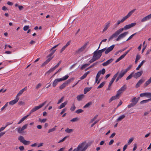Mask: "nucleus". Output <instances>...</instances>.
Masks as SVG:
<instances>
[{"label":"nucleus","instance_id":"nucleus-28","mask_svg":"<svg viewBox=\"0 0 151 151\" xmlns=\"http://www.w3.org/2000/svg\"><path fill=\"white\" fill-rule=\"evenodd\" d=\"M84 95L83 94H81L78 96L76 98L78 101H80L84 98Z\"/></svg>","mask_w":151,"mask_h":151},{"label":"nucleus","instance_id":"nucleus-32","mask_svg":"<svg viewBox=\"0 0 151 151\" xmlns=\"http://www.w3.org/2000/svg\"><path fill=\"white\" fill-rule=\"evenodd\" d=\"M140 58L141 56L139 54L137 55L135 61V64H136L138 62V61L140 59Z\"/></svg>","mask_w":151,"mask_h":151},{"label":"nucleus","instance_id":"nucleus-64","mask_svg":"<svg viewBox=\"0 0 151 151\" xmlns=\"http://www.w3.org/2000/svg\"><path fill=\"white\" fill-rule=\"evenodd\" d=\"M42 86V84L40 83H38L36 86V89H38Z\"/></svg>","mask_w":151,"mask_h":151},{"label":"nucleus","instance_id":"nucleus-5","mask_svg":"<svg viewBox=\"0 0 151 151\" xmlns=\"http://www.w3.org/2000/svg\"><path fill=\"white\" fill-rule=\"evenodd\" d=\"M88 44V42H86L81 47L78 49L76 51V53L77 54H79L84 52Z\"/></svg>","mask_w":151,"mask_h":151},{"label":"nucleus","instance_id":"nucleus-9","mask_svg":"<svg viewBox=\"0 0 151 151\" xmlns=\"http://www.w3.org/2000/svg\"><path fill=\"white\" fill-rule=\"evenodd\" d=\"M106 48H105L99 50L98 51H95L94 52H96V54L97 55V56L100 58L102 55V53L104 52H105Z\"/></svg>","mask_w":151,"mask_h":151},{"label":"nucleus","instance_id":"nucleus-41","mask_svg":"<svg viewBox=\"0 0 151 151\" xmlns=\"http://www.w3.org/2000/svg\"><path fill=\"white\" fill-rule=\"evenodd\" d=\"M151 99H147V100H143V101H141L140 102V104H142L144 103H146L148 102V101H151Z\"/></svg>","mask_w":151,"mask_h":151},{"label":"nucleus","instance_id":"nucleus-50","mask_svg":"<svg viewBox=\"0 0 151 151\" xmlns=\"http://www.w3.org/2000/svg\"><path fill=\"white\" fill-rule=\"evenodd\" d=\"M83 110L81 109H78L76 111V112L77 114H79L83 112Z\"/></svg>","mask_w":151,"mask_h":151},{"label":"nucleus","instance_id":"nucleus-22","mask_svg":"<svg viewBox=\"0 0 151 151\" xmlns=\"http://www.w3.org/2000/svg\"><path fill=\"white\" fill-rule=\"evenodd\" d=\"M101 62L102 61H99L96 62V63H93V64L91 65L88 68H87L85 70L86 71L87 70H88V69L93 67L94 66L99 64V63H101Z\"/></svg>","mask_w":151,"mask_h":151},{"label":"nucleus","instance_id":"nucleus-23","mask_svg":"<svg viewBox=\"0 0 151 151\" xmlns=\"http://www.w3.org/2000/svg\"><path fill=\"white\" fill-rule=\"evenodd\" d=\"M119 97L116 94L115 96H112L109 99V103H111L112 101L113 100H115L116 99H118L119 98Z\"/></svg>","mask_w":151,"mask_h":151},{"label":"nucleus","instance_id":"nucleus-53","mask_svg":"<svg viewBox=\"0 0 151 151\" xmlns=\"http://www.w3.org/2000/svg\"><path fill=\"white\" fill-rule=\"evenodd\" d=\"M49 62H48L47 60H46L44 63H43L42 65H41V67H44L45 65H46Z\"/></svg>","mask_w":151,"mask_h":151},{"label":"nucleus","instance_id":"nucleus-43","mask_svg":"<svg viewBox=\"0 0 151 151\" xmlns=\"http://www.w3.org/2000/svg\"><path fill=\"white\" fill-rule=\"evenodd\" d=\"M132 67V65H129V66L124 71L127 73L128 71L131 69Z\"/></svg>","mask_w":151,"mask_h":151},{"label":"nucleus","instance_id":"nucleus-40","mask_svg":"<svg viewBox=\"0 0 151 151\" xmlns=\"http://www.w3.org/2000/svg\"><path fill=\"white\" fill-rule=\"evenodd\" d=\"M128 33L129 32H125L123 33H120V35L123 38H124L128 34Z\"/></svg>","mask_w":151,"mask_h":151},{"label":"nucleus","instance_id":"nucleus-39","mask_svg":"<svg viewBox=\"0 0 151 151\" xmlns=\"http://www.w3.org/2000/svg\"><path fill=\"white\" fill-rule=\"evenodd\" d=\"M18 132L19 133L21 134L23 132V130L21 127L17 128L16 129Z\"/></svg>","mask_w":151,"mask_h":151},{"label":"nucleus","instance_id":"nucleus-36","mask_svg":"<svg viewBox=\"0 0 151 151\" xmlns=\"http://www.w3.org/2000/svg\"><path fill=\"white\" fill-rule=\"evenodd\" d=\"M134 72H132L126 78V80H128L131 79L132 77H133Z\"/></svg>","mask_w":151,"mask_h":151},{"label":"nucleus","instance_id":"nucleus-17","mask_svg":"<svg viewBox=\"0 0 151 151\" xmlns=\"http://www.w3.org/2000/svg\"><path fill=\"white\" fill-rule=\"evenodd\" d=\"M144 82V80L142 79H140L136 85L135 87L137 88L139 87Z\"/></svg>","mask_w":151,"mask_h":151},{"label":"nucleus","instance_id":"nucleus-59","mask_svg":"<svg viewBox=\"0 0 151 151\" xmlns=\"http://www.w3.org/2000/svg\"><path fill=\"white\" fill-rule=\"evenodd\" d=\"M64 97L63 96L58 101L57 104H59L63 101L64 99Z\"/></svg>","mask_w":151,"mask_h":151},{"label":"nucleus","instance_id":"nucleus-6","mask_svg":"<svg viewBox=\"0 0 151 151\" xmlns=\"http://www.w3.org/2000/svg\"><path fill=\"white\" fill-rule=\"evenodd\" d=\"M99 58H100L97 56V55L96 54V52H94L93 53V56L92 57V58L89 61V63H90V64Z\"/></svg>","mask_w":151,"mask_h":151},{"label":"nucleus","instance_id":"nucleus-33","mask_svg":"<svg viewBox=\"0 0 151 151\" xmlns=\"http://www.w3.org/2000/svg\"><path fill=\"white\" fill-rule=\"evenodd\" d=\"M67 102L65 101L64 103H62L61 105L59 106L58 108L60 109H62V108L64 107L67 104Z\"/></svg>","mask_w":151,"mask_h":151},{"label":"nucleus","instance_id":"nucleus-58","mask_svg":"<svg viewBox=\"0 0 151 151\" xmlns=\"http://www.w3.org/2000/svg\"><path fill=\"white\" fill-rule=\"evenodd\" d=\"M135 105L133 103H131L130 104L128 105L127 106V107L128 108H130L134 106Z\"/></svg>","mask_w":151,"mask_h":151},{"label":"nucleus","instance_id":"nucleus-61","mask_svg":"<svg viewBox=\"0 0 151 151\" xmlns=\"http://www.w3.org/2000/svg\"><path fill=\"white\" fill-rule=\"evenodd\" d=\"M133 140V138H130L129 139V141L128 142V145H130L132 143V142Z\"/></svg>","mask_w":151,"mask_h":151},{"label":"nucleus","instance_id":"nucleus-2","mask_svg":"<svg viewBox=\"0 0 151 151\" xmlns=\"http://www.w3.org/2000/svg\"><path fill=\"white\" fill-rule=\"evenodd\" d=\"M47 101H45L42 104H40L39 106H36L34 107L33 109H32L30 111L29 114L27 115L26 116H24L22 118L19 122L18 123V124H21L22 122L25 119H26L28 117L30 114L32 112H34L40 108H42V106H43L46 103Z\"/></svg>","mask_w":151,"mask_h":151},{"label":"nucleus","instance_id":"nucleus-44","mask_svg":"<svg viewBox=\"0 0 151 151\" xmlns=\"http://www.w3.org/2000/svg\"><path fill=\"white\" fill-rule=\"evenodd\" d=\"M117 37L116 39V41H119L120 40L123 38L121 35L119 34L118 36Z\"/></svg>","mask_w":151,"mask_h":151},{"label":"nucleus","instance_id":"nucleus-1","mask_svg":"<svg viewBox=\"0 0 151 151\" xmlns=\"http://www.w3.org/2000/svg\"><path fill=\"white\" fill-rule=\"evenodd\" d=\"M136 24V22L132 23L131 24L125 25L123 28H122L118 29L109 37V41L111 40L114 38L117 37V36L121 33L124 30H126L129 29L135 26Z\"/></svg>","mask_w":151,"mask_h":151},{"label":"nucleus","instance_id":"nucleus-30","mask_svg":"<svg viewBox=\"0 0 151 151\" xmlns=\"http://www.w3.org/2000/svg\"><path fill=\"white\" fill-rule=\"evenodd\" d=\"M89 73V71H88L85 73L82 76H81L80 78L81 80H83L87 76V75Z\"/></svg>","mask_w":151,"mask_h":151},{"label":"nucleus","instance_id":"nucleus-52","mask_svg":"<svg viewBox=\"0 0 151 151\" xmlns=\"http://www.w3.org/2000/svg\"><path fill=\"white\" fill-rule=\"evenodd\" d=\"M123 92L120 91V90L119 89V90L117 92L116 94L119 97L121 94Z\"/></svg>","mask_w":151,"mask_h":151},{"label":"nucleus","instance_id":"nucleus-56","mask_svg":"<svg viewBox=\"0 0 151 151\" xmlns=\"http://www.w3.org/2000/svg\"><path fill=\"white\" fill-rule=\"evenodd\" d=\"M8 102L6 103L5 104V105L2 108H1V111H2L5 108H6V107L8 106Z\"/></svg>","mask_w":151,"mask_h":151},{"label":"nucleus","instance_id":"nucleus-26","mask_svg":"<svg viewBox=\"0 0 151 151\" xmlns=\"http://www.w3.org/2000/svg\"><path fill=\"white\" fill-rule=\"evenodd\" d=\"M151 83V77L144 84V87H146Z\"/></svg>","mask_w":151,"mask_h":151},{"label":"nucleus","instance_id":"nucleus-35","mask_svg":"<svg viewBox=\"0 0 151 151\" xmlns=\"http://www.w3.org/2000/svg\"><path fill=\"white\" fill-rule=\"evenodd\" d=\"M92 104V102L90 101L87 104H86L84 106L83 108H85L89 107Z\"/></svg>","mask_w":151,"mask_h":151},{"label":"nucleus","instance_id":"nucleus-8","mask_svg":"<svg viewBox=\"0 0 151 151\" xmlns=\"http://www.w3.org/2000/svg\"><path fill=\"white\" fill-rule=\"evenodd\" d=\"M139 96L141 97H146L148 98L151 99V93L145 92L140 94Z\"/></svg>","mask_w":151,"mask_h":151},{"label":"nucleus","instance_id":"nucleus-24","mask_svg":"<svg viewBox=\"0 0 151 151\" xmlns=\"http://www.w3.org/2000/svg\"><path fill=\"white\" fill-rule=\"evenodd\" d=\"M126 73L124 70L123 71L122 70L119 74H118L119 75L118 76V77H119V78L121 79Z\"/></svg>","mask_w":151,"mask_h":151},{"label":"nucleus","instance_id":"nucleus-62","mask_svg":"<svg viewBox=\"0 0 151 151\" xmlns=\"http://www.w3.org/2000/svg\"><path fill=\"white\" fill-rule=\"evenodd\" d=\"M27 125L28 124H25V125L23 126L22 127H21V128L24 130V129H26L27 128Z\"/></svg>","mask_w":151,"mask_h":151},{"label":"nucleus","instance_id":"nucleus-49","mask_svg":"<svg viewBox=\"0 0 151 151\" xmlns=\"http://www.w3.org/2000/svg\"><path fill=\"white\" fill-rule=\"evenodd\" d=\"M76 109V107L75 106L74 104H73L72 106H71V107L70 108V110L72 111H74Z\"/></svg>","mask_w":151,"mask_h":151},{"label":"nucleus","instance_id":"nucleus-47","mask_svg":"<svg viewBox=\"0 0 151 151\" xmlns=\"http://www.w3.org/2000/svg\"><path fill=\"white\" fill-rule=\"evenodd\" d=\"M136 33H134L132 35H131L130 36H129V38L127 39V40H126V41H128L129 40H130V39H131L133 37H134V35H135L136 34Z\"/></svg>","mask_w":151,"mask_h":151},{"label":"nucleus","instance_id":"nucleus-10","mask_svg":"<svg viewBox=\"0 0 151 151\" xmlns=\"http://www.w3.org/2000/svg\"><path fill=\"white\" fill-rule=\"evenodd\" d=\"M71 79H68L65 83L62 84L59 87V88L60 89H62L64 88L66 86V85L70 83L71 81Z\"/></svg>","mask_w":151,"mask_h":151},{"label":"nucleus","instance_id":"nucleus-13","mask_svg":"<svg viewBox=\"0 0 151 151\" xmlns=\"http://www.w3.org/2000/svg\"><path fill=\"white\" fill-rule=\"evenodd\" d=\"M115 46V45H113L110 47H108L107 49L106 48L105 51V54H107L109 52H111L113 49L114 47Z\"/></svg>","mask_w":151,"mask_h":151},{"label":"nucleus","instance_id":"nucleus-12","mask_svg":"<svg viewBox=\"0 0 151 151\" xmlns=\"http://www.w3.org/2000/svg\"><path fill=\"white\" fill-rule=\"evenodd\" d=\"M150 19H151V14L143 17L141 20V22H144Z\"/></svg>","mask_w":151,"mask_h":151},{"label":"nucleus","instance_id":"nucleus-31","mask_svg":"<svg viewBox=\"0 0 151 151\" xmlns=\"http://www.w3.org/2000/svg\"><path fill=\"white\" fill-rule=\"evenodd\" d=\"M126 89L127 86L126 85H124L122 86L119 89L123 93Z\"/></svg>","mask_w":151,"mask_h":151},{"label":"nucleus","instance_id":"nucleus-34","mask_svg":"<svg viewBox=\"0 0 151 151\" xmlns=\"http://www.w3.org/2000/svg\"><path fill=\"white\" fill-rule=\"evenodd\" d=\"M56 126H55L52 128L49 129L48 132L47 133H49L51 132H53L54 131H55L56 130Z\"/></svg>","mask_w":151,"mask_h":151},{"label":"nucleus","instance_id":"nucleus-45","mask_svg":"<svg viewBox=\"0 0 151 151\" xmlns=\"http://www.w3.org/2000/svg\"><path fill=\"white\" fill-rule=\"evenodd\" d=\"M105 83L104 82H102L100 85L97 87V88L99 89L102 87L104 85Z\"/></svg>","mask_w":151,"mask_h":151},{"label":"nucleus","instance_id":"nucleus-57","mask_svg":"<svg viewBox=\"0 0 151 151\" xmlns=\"http://www.w3.org/2000/svg\"><path fill=\"white\" fill-rule=\"evenodd\" d=\"M57 85V79L55 80L52 83V86L55 87Z\"/></svg>","mask_w":151,"mask_h":151},{"label":"nucleus","instance_id":"nucleus-48","mask_svg":"<svg viewBox=\"0 0 151 151\" xmlns=\"http://www.w3.org/2000/svg\"><path fill=\"white\" fill-rule=\"evenodd\" d=\"M100 73H101V74H102L103 75H104L105 73V69L104 68H103L101 70H99V72H100Z\"/></svg>","mask_w":151,"mask_h":151},{"label":"nucleus","instance_id":"nucleus-14","mask_svg":"<svg viewBox=\"0 0 151 151\" xmlns=\"http://www.w3.org/2000/svg\"><path fill=\"white\" fill-rule=\"evenodd\" d=\"M19 99V98L18 97L16 96V99L10 101L9 102V104L12 105H14L18 101Z\"/></svg>","mask_w":151,"mask_h":151},{"label":"nucleus","instance_id":"nucleus-42","mask_svg":"<svg viewBox=\"0 0 151 151\" xmlns=\"http://www.w3.org/2000/svg\"><path fill=\"white\" fill-rule=\"evenodd\" d=\"M18 139L22 143L25 140L24 137L22 136H20L18 137Z\"/></svg>","mask_w":151,"mask_h":151},{"label":"nucleus","instance_id":"nucleus-29","mask_svg":"<svg viewBox=\"0 0 151 151\" xmlns=\"http://www.w3.org/2000/svg\"><path fill=\"white\" fill-rule=\"evenodd\" d=\"M91 89V87H86L85 88L84 90V94H86Z\"/></svg>","mask_w":151,"mask_h":151},{"label":"nucleus","instance_id":"nucleus-3","mask_svg":"<svg viewBox=\"0 0 151 151\" xmlns=\"http://www.w3.org/2000/svg\"><path fill=\"white\" fill-rule=\"evenodd\" d=\"M88 146V145L86 142L79 144L77 148L74 149V151H85Z\"/></svg>","mask_w":151,"mask_h":151},{"label":"nucleus","instance_id":"nucleus-16","mask_svg":"<svg viewBox=\"0 0 151 151\" xmlns=\"http://www.w3.org/2000/svg\"><path fill=\"white\" fill-rule=\"evenodd\" d=\"M57 47V45H55L53 47H52L50 50L51 52L49 55L48 56V57H51L53 53L55 52L56 50L54 49L55 48Z\"/></svg>","mask_w":151,"mask_h":151},{"label":"nucleus","instance_id":"nucleus-55","mask_svg":"<svg viewBox=\"0 0 151 151\" xmlns=\"http://www.w3.org/2000/svg\"><path fill=\"white\" fill-rule=\"evenodd\" d=\"M68 137L67 136H65V137H64L62 139L60 140L58 142V143H60V142H63L64 141L65 139Z\"/></svg>","mask_w":151,"mask_h":151},{"label":"nucleus","instance_id":"nucleus-25","mask_svg":"<svg viewBox=\"0 0 151 151\" xmlns=\"http://www.w3.org/2000/svg\"><path fill=\"white\" fill-rule=\"evenodd\" d=\"M146 62L145 60H142L141 63L139 64L138 67L136 68V70H139L141 66L143 65L144 63Z\"/></svg>","mask_w":151,"mask_h":151},{"label":"nucleus","instance_id":"nucleus-18","mask_svg":"<svg viewBox=\"0 0 151 151\" xmlns=\"http://www.w3.org/2000/svg\"><path fill=\"white\" fill-rule=\"evenodd\" d=\"M139 99V98H136V97H134L132 99L131 101L132 102V103H133L134 105H135L138 102Z\"/></svg>","mask_w":151,"mask_h":151},{"label":"nucleus","instance_id":"nucleus-4","mask_svg":"<svg viewBox=\"0 0 151 151\" xmlns=\"http://www.w3.org/2000/svg\"><path fill=\"white\" fill-rule=\"evenodd\" d=\"M136 10V9H133L130 11L126 16L123 17L121 20H117L116 23L115 24V25L116 26H117L120 23L124 22L132 15V14Z\"/></svg>","mask_w":151,"mask_h":151},{"label":"nucleus","instance_id":"nucleus-20","mask_svg":"<svg viewBox=\"0 0 151 151\" xmlns=\"http://www.w3.org/2000/svg\"><path fill=\"white\" fill-rule=\"evenodd\" d=\"M69 77V76L68 75H66L63 77L57 79V82H59L61 81H65Z\"/></svg>","mask_w":151,"mask_h":151},{"label":"nucleus","instance_id":"nucleus-19","mask_svg":"<svg viewBox=\"0 0 151 151\" xmlns=\"http://www.w3.org/2000/svg\"><path fill=\"white\" fill-rule=\"evenodd\" d=\"M57 68V65H56L53 68H51L48 71L46 72V73H45V75L46 74L49 75L50 73L54 71L55 69Z\"/></svg>","mask_w":151,"mask_h":151},{"label":"nucleus","instance_id":"nucleus-11","mask_svg":"<svg viewBox=\"0 0 151 151\" xmlns=\"http://www.w3.org/2000/svg\"><path fill=\"white\" fill-rule=\"evenodd\" d=\"M118 74L119 72H118L114 75L113 77L112 78L111 81H110L109 83V86H111L114 80H115L116 77L118 76Z\"/></svg>","mask_w":151,"mask_h":151},{"label":"nucleus","instance_id":"nucleus-54","mask_svg":"<svg viewBox=\"0 0 151 151\" xmlns=\"http://www.w3.org/2000/svg\"><path fill=\"white\" fill-rule=\"evenodd\" d=\"M78 120V118L77 117H76L72 119L70 121L71 122H75Z\"/></svg>","mask_w":151,"mask_h":151},{"label":"nucleus","instance_id":"nucleus-51","mask_svg":"<svg viewBox=\"0 0 151 151\" xmlns=\"http://www.w3.org/2000/svg\"><path fill=\"white\" fill-rule=\"evenodd\" d=\"M47 119H41L40 118L39 119V121L41 122H45L46 121Z\"/></svg>","mask_w":151,"mask_h":151},{"label":"nucleus","instance_id":"nucleus-27","mask_svg":"<svg viewBox=\"0 0 151 151\" xmlns=\"http://www.w3.org/2000/svg\"><path fill=\"white\" fill-rule=\"evenodd\" d=\"M125 117V116L124 114H123L121 115L116 120V122H119L121 121L122 119H124Z\"/></svg>","mask_w":151,"mask_h":151},{"label":"nucleus","instance_id":"nucleus-46","mask_svg":"<svg viewBox=\"0 0 151 151\" xmlns=\"http://www.w3.org/2000/svg\"><path fill=\"white\" fill-rule=\"evenodd\" d=\"M30 142L29 141H27L25 140L23 141V142L22 143L24 145H28L30 144Z\"/></svg>","mask_w":151,"mask_h":151},{"label":"nucleus","instance_id":"nucleus-21","mask_svg":"<svg viewBox=\"0 0 151 151\" xmlns=\"http://www.w3.org/2000/svg\"><path fill=\"white\" fill-rule=\"evenodd\" d=\"M110 24V22H108L105 24V27L103 30V32L106 31L107 30L108 28L109 27Z\"/></svg>","mask_w":151,"mask_h":151},{"label":"nucleus","instance_id":"nucleus-60","mask_svg":"<svg viewBox=\"0 0 151 151\" xmlns=\"http://www.w3.org/2000/svg\"><path fill=\"white\" fill-rule=\"evenodd\" d=\"M23 90H21L17 94L16 96L18 97V96L21 95L23 92Z\"/></svg>","mask_w":151,"mask_h":151},{"label":"nucleus","instance_id":"nucleus-7","mask_svg":"<svg viewBox=\"0 0 151 151\" xmlns=\"http://www.w3.org/2000/svg\"><path fill=\"white\" fill-rule=\"evenodd\" d=\"M134 72L133 77L137 79L140 77L143 74V71L142 70H140L136 73H134Z\"/></svg>","mask_w":151,"mask_h":151},{"label":"nucleus","instance_id":"nucleus-37","mask_svg":"<svg viewBox=\"0 0 151 151\" xmlns=\"http://www.w3.org/2000/svg\"><path fill=\"white\" fill-rule=\"evenodd\" d=\"M90 65V63H86L83 65L81 67L80 69L81 70H83L86 67Z\"/></svg>","mask_w":151,"mask_h":151},{"label":"nucleus","instance_id":"nucleus-63","mask_svg":"<svg viewBox=\"0 0 151 151\" xmlns=\"http://www.w3.org/2000/svg\"><path fill=\"white\" fill-rule=\"evenodd\" d=\"M29 26H25L24 27L23 30L24 31H26L29 29Z\"/></svg>","mask_w":151,"mask_h":151},{"label":"nucleus","instance_id":"nucleus-15","mask_svg":"<svg viewBox=\"0 0 151 151\" xmlns=\"http://www.w3.org/2000/svg\"><path fill=\"white\" fill-rule=\"evenodd\" d=\"M113 61V59H111L108 60L102 63V65L104 66H105L111 63Z\"/></svg>","mask_w":151,"mask_h":151},{"label":"nucleus","instance_id":"nucleus-38","mask_svg":"<svg viewBox=\"0 0 151 151\" xmlns=\"http://www.w3.org/2000/svg\"><path fill=\"white\" fill-rule=\"evenodd\" d=\"M65 132L67 133H70L73 132V129H70L68 128H67L65 130Z\"/></svg>","mask_w":151,"mask_h":151}]
</instances>
